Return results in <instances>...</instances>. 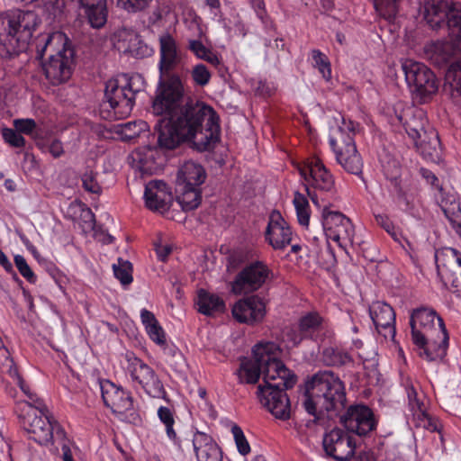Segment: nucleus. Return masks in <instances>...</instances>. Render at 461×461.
I'll list each match as a JSON object with an SVG mask.
<instances>
[{
  "label": "nucleus",
  "mask_w": 461,
  "mask_h": 461,
  "mask_svg": "<svg viewBox=\"0 0 461 461\" xmlns=\"http://www.w3.org/2000/svg\"><path fill=\"white\" fill-rule=\"evenodd\" d=\"M150 0H117V5L129 13L143 11Z\"/></svg>",
  "instance_id": "nucleus-55"
},
{
  "label": "nucleus",
  "mask_w": 461,
  "mask_h": 461,
  "mask_svg": "<svg viewBox=\"0 0 461 461\" xmlns=\"http://www.w3.org/2000/svg\"><path fill=\"white\" fill-rule=\"evenodd\" d=\"M452 71H449L447 77H453L451 83V98L453 102L461 105V63L457 62L451 66Z\"/></svg>",
  "instance_id": "nucleus-45"
},
{
  "label": "nucleus",
  "mask_w": 461,
  "mask_h": 461,
  "mask_svg": "<svg viewBox=\"0 0 461 461\" xmlns=\"http://www.w3.org/2000/svg\"><path fill=\"white\" fill-rule=\"evenodd\" d=\"M80 6L94 28L103 27L107 21L106 0H78Z\"/></svg>",
  "instance_id": "nucleus-31"
},
{
  "label": "nucleus",
  "mask_w": 461,
  "mask_h": 461,
  "mask_svg": "<svg viewBox=\"0 0 461 461\" xmlns=\"http://www.w3.org/2000/svg\"><path fill=\"white\" fill-rule=\"evenodd\" d=\"M375 221L378 225L384 229L392 237L395 238L394 227L388 216L378 214L375 216Z\"/></svg>",
  "instance_id": "nucleus-63"
},
{
  "label": "nucleus",
  "mask_w": 461,
  "mask_h": 461,
  "mask_svg": "<svg viewBox=\"0 0 461 461\" xmlns=\"http://www.w3.org/2000/svg\"><path fill=\"white\" fill-rule=\"evenodd\" d=\"M125 358L126 370L132 381L137 382L149 396L165 399L167 393L156 372L133 353H127Z\"/></svg>",
  "instance_id": "nucleus-11"
},
{
  "label": "nucleus",
  "mask_w": 461,
  "mask_h": 461,
  "mask_svg": "<svg viewBox=\"0 0 461 461\" xmlns=\"http://www.w3.org/2000/svg\"><path fill=\"white\" fill-rule=\"evenodd\" d=\"M254 360H247L240 365V378L247 384H256L262 375V363L258 362V356H254Z\"/></svg>",
  "instance_id": "nucleus-38"
},
{
  "label": "nucleus",
  "mask_w": 461,
  "mask_h": 461,
  "mask_svg": "<svg viewBox=\"0 0 461 461\" xmlns=\"http://www.w3.org/2000/svg\"><path fill=\"white\" fill-rule=\"evenodd\" d=\"M36 59L41 61V67L46 78L50 84L58 86L67 82L73 71L75 50L66 36L61 32L40 34L35 39Z\"/></svg>",
  "instance_id": "nucleus-4"
},
{
  "label": "nucleus",
  "mask_w": 461,
  "mask_h": 461,
  "mask_svg": "<svg viewBox=\"0 0 461 461\" xmlns=\"http://www.w3.org/2000/svg\"><path fill=\"white\" fill-rule=\"evenodd\" d=\"M206 179L204 168L194 161L185 162L177 172L176 185L181 186V189L189 188V186L200 187Z\"/></svg>",
  "instance_id": "nucleus-30"
},
{
  "label": "nucleus",
  "mask_w": 461,
  "mask_h": 461,
  "mask_svg": "<svg viewBox=\"0 0 461 461\" xmlns=\"http://www.w3.org/2000/svg\"><path fill=\"white\" fill-rule=\"evenodd\" d=\"M369 314L379 334L384 339L394 338L395 312L388 303L374 302L369 307Z\"/></svg>",
  "instance_id": "nucleus-24"
},
{
  "label": "nucleus",
  "mask_w": 461,
  "mask_h": 461,
  "mask_svg": "<svg viewBox=\"0 0 461 461\" xmlns=\"http://www.w3.org/2000/svg\"><path fill=\"white\" fill-rule=\"evenodd\" d=\"M14 264L20 272V274L30 283L34 284L37 280L36 276L34 275L33 271L30 267V266L27 264L26 259L21 256L16 255L14 257Z\"/></svg>",
  "instance_id": "nucleus-53"
},
{
  "label": "nucleus",
  "mask_w": 461,
  "mask_h": 461,
  "mask_svg": "<svg viewBox=\"0 0 461 461\" xmlns=\"http://www.w3.org/2000/svg\"><path fill=\"white\" fill-rule=\"evenodd\" d=\"M146 206L152 211L164 212L169 208L172 194L167 185L161 180L149 181L145 186Z\"/></svg>",
  "instance_id": "nucleus-25"
},
{
  "label": "nucleus",
  "mask_w": 461,
  "mask_h": 461,
  "mask_svg": "<svg viewBox=\"0 0 461 461\" xmlns=\"http://www.w3.org/2000/svg\"><path fill=\"white\" fill-rule=\"evenodd\" d=\"M293 202L295 207L298 222L302 226L308 227L310 221V210L307 198L299 192H295Z\"/></svg>",
  "instance_id": "nucleus-43"
},
{
  "label": "nucleus",
  "mask_w": 461,
  "mask_h": 461,
  "mask_svg": "<svg viewBox=\"0 0 461 461\" xmlns=\"http://www.w3.org/2000/svg\"><path fill=\"white\" fill-rule=\"evenodd\" d=\"M287 389L277 384L258 387V398L260 403L267 409L276 419L286 420L290 418V401L285 393Z\"/></svg>",
  "instance_id": "nucleus-17"
},
{
  "label": "nucleus",
  "mask_w": 461,
  "mask_h": 461,
  "mask_svg": "<svg viewBox=\"0 0 461 461\" xmlns=\"http://www.w3.org/2000/svg\"><path fill=\"white\" fill-rule=\"evenodd\" d=\"M191 76L195 85L200 86H206L212 77L211 72L203 64L195 65L191 71Z\"/></svg>",
  "instance_id": "nucleus-51"
},
{
  "label": "nucleus",
  "mask_w": 461,
  "mask_h": 461,
  "mask_svg": "<svg viewBox=\"0 0 461 461\" xmlns=\"http://www.w3.org/2000/svg\"><path fill=\"white\" fill-rule=\"evenodd\" d=\"M44 7L53 18H56L62 14L65 7V0H45Z\"/></svg>",
  "instance_id": "nucleus-59"
},
{
  "label": "nucleus",
  "mask_w": 461,
  "mask_h": 461,
  "mask_svg": "<svg viewBox=\"0 0 461 461\" xmlns=\"http://www.w3.org/2000/svg\"><path fill=\"white\" fill-rule=\"evenodd\" d=\"M177 202L184 211H192L196 209L201 203L202 192L200 187L189 186V188L181 189V186L176 187Z\"/></svg>",
  "instance_id": "nucleus-37"
},
{
  "label": "nucleus",
  "mask_w": 461,
  "mask_h": 461,
  "mask_svg": "<svg viewBox=\"0 0 461 461\" xmlns=\"http://www.w3.org/2000/svg\"><path fill=\"white\" fill-rule=\"evenodd\" d=\"M97 173L92 170L86 171L83 174L81 180L84 189L89 193L100 194L102 193V187L96 180Z\"/></svg>",
  "instance_id": "nucleus-52"
},
{
  "label": "nucleus",
  "mask_w": 461,
  "mask_h": 461,
  "mask_svg": "<svg viewBox=\"0 0 461 461\" xmlns=\"http://www.w3.org/2000/svg\"><path fill=\"white\" fill-rule=\"evenodd\" d=\"M322 445L325 453L337 461H349L355 455L354 438L339 428L325 433Z\"/></svg>",
  "instance_id": "nucleus-16"
},
{
  "label": "nucleus",
  "mask_w": 461,
  "mask_h": 461,
  "mask_svg": "<svg viewBox=\"0 0 461 461\" xmlns=\"http://www.w3.org/2000/svg\"><path fill=\"white\" fill-rule=\"evenodd\" d=\"M299 329L305 339L318 340L323 331V319L315 312H308L302 316L298 323Z\"/></svg>",
  "instance_id": "nucleus-34"
},
{
  "label": "nucleus",
  "mask_w": 461,
  "mask_h": 461,
  "mask_svg": "<svg viewBox=\"0 0 461 461\" xmlns=\"http://www.w3.org/2000/svg\"><path fill=\"white\" fill-rule=\"evenodd\" d=\"M119 43L123 51L137 59H143L152 54L153 50L146 44L133 30L123 29L118 32Z\"/></svg>",
  "instance_id": "nucleus-29"
},
{
  "label": "nucleus",
  "mask_w": 461,
  "mask_h": 461,
  "mask_svg": "<svg viewBox=\"0 0 461 461\" xmlns=\"http://www.w3.org/2000/svg\"><path fill=\"white\" fill-rule=\"evenodd\" d=\"M420 14L432 29L447 26L450 41L426 48V55L438 67L446 65L456 50L461 51V5L452 0H422Z\"/></svg>",
  "instance_id": "nucleus-2"
},
{
  "label": "nucleus",
  "mask_w": 461,
  "mask_h": 461,
  "mask_svg": "<svg viewBox=\"0 0 461 461\" xmlns=\"http://www.w3.org/2000/svg\"><path fill=\"white\" fill-rule=\"evenodd\" d=\"M167 365L176 373H182L185 367V361L183 354L180 351L170 350L167 354Z\"/></svg>",
  "instance_id": "nucleus-50"
},
{
  "label": "nucleus",
  "mask_w": 461,
  "mask_h": 461,
  "mask_svg": "<svg viewBox=\"0 0 461 461\" xmlns=\"http://www.w3.org/2000/svg\"><path fill=\"white\" fill-rule=\"evenodd\" d=\"M158 415L159 420L165 424L167 429V435L169 438L176 440V433L173 429V425L175 423V420L173 417V413L169 408L161 406L158 411Z\"/></svg>",
  "instance_id": "nucleus-48"
},
{
  "label": "nucleus",
  "mask_w": 461,
  "mask_h": 461,
  "mask_svg": "<svg viewBox=\"0 0 461 461\" xmlns=\"http://www.w3.org/2000/svg\"><path fill=\"white\" fill-rule=\"evenodd\" d=\"M23 393L27 396V401H21L16 402L15 411L24 412L25 410L30 408H34L41 411V413H45L47 411V406L43 402V401L38 397V395L32 392L28 385L25 386L24 390H22Z\"/></svg>",
  "instance_id": "nucleus-40"
},
{
  "label": "nucleus",
  "mask_w": 461,
  "mask_h": 461,
  "mask_svg": "<svg viewBox=\"0 0 461 461\" xmlns=\"http://www.w3.org/2000/svg\"><path fill=\"white\" fill-rule=\"evenodd\" d=\"M231 312L238 322L253 325L263 321L266 304L258 295H251L235 303Z\"/></svg>",
  "instance_id": "nucleus-21"
},
{
  "label": "nucleus",
  "mask_w": 461,
  "mask_h": 461,
  "mask_svg": "<svg viewBox=\"0 0 461 461\" xmlns=\"http://www.w3.org/2000/svg\"><path fill=\"white\" fill-rule=\"evenodd\" d=\"M381 164L385 177L397 187L399 185L398 179L402 171L400 162L395 158L386 154L381 158Z\"/></svg>",
  "instance_id": "nucleus-41"
},
{
  "label": "nucleus",
  "mask_w": 461,
  "mask_h": 461,
  "mask_svg": "<svg viewBox=\"0 0 461 461\" xmlns=\"http://www.w3.org/2000/svg\"><path fill=\"white\" fill-rule=\"evenodd\" d=\"M2 137L4 140L14 148H23L26 140L14 127L2 129Z\"/></svg>",
  "instance_id": "nucleus-49"
},
{
  "label": "nucleus",
  "mask_w": 461,
  "mask_h": 461,
  "mask_svg": "<svg viewBox=\"0 0 461 461\" xmlns=\"http://www.w3.org/2000/svg\"><path fill=\"white\" fill-rule=\"evenodd\" d=\"M345 402L344 384L332 371H319L306 383L303 405L315 420H320L324 412L342 409Z\"/></svg>",
  "instance_id": "nucleus-5"
},
{
  "label": "nucleus",
  "mask_w": 461,
  "mask_h": 461,
  "mask_svg": "<svg viewBox=\"0 0 461 461\" xmlns=\"http://www.w3.org/2000/svg\"><path fill=\"white\" fill-rule=\"evenodd\" d=\"M272 276V270L263 261L251 262L236 276L231 283V291L235 294L253 293Z\"/></svg>",
  "instance_id": "nucleus-13"
},
{
  "label": "nucleus",
  "mask_w": 461,
  "mask_h": 461,
  "mask_svg": "<svg viewBox=\"0 0 461 461\" xmlns=\"http://www.w3.org/2000/svg\"><path fill=\"white\" fill-rule=\"evenodd\" d=\"M428 121L425 117L424 112L417 110L411 117L404 122V128L408 135L414 140H419L424 136H427L429 130H426Z\"/></svg>",
  "instance_id": "nucleus-36"
},
{
  "label": "nucleus",
  "mask_w": 461,
  "mask_h": 461,
  "mask_svg": "<svg viewBox=\"0 0 461 461\" xmlns=\"http://www.w3.org/2000/svg\"><path fill=\"white\" fill-rule=\"evenodd\" d=\"M37 25L38 16L34 12L17 10L8 15L6 32L0 33L5 40L0 45V54L26 50Z\"/></svg>",
  "instance_id": "nucleus-7"
},
{
  "label": "nucleus",
  "mask_w": 461,
  "mask_h": 461,
  "mask_svg": "<svg viewBox=\"0 0 461 461\" xmlns=\"http://www.w3.org/2000/svg\"><path fill=\"white\" fill-rule=\"evenodd\" d=\"M276 348L274 343L258 344L253 348V355L258 356V362L262 363L263 386H283V389H291L297 382V376L288 369L285 364L272 354Z\"/></svg>",
  "instance_id": "nucleus-10"
},
{
  "label": "nucleus",
  "mask_w": 461,
  "mask_h": 461,
  "mask_svg": "<svg viewBox=\"0 0 461 461\" xmlns=\"http://www.w3.org/2000/svg\"><path fill=\"white\" fill-rule=\"evenodd\" d=\"M146 331L155 343L158 345H164L166 343L165 332L158 322L147 327Z\"/></svg>",
  "instance_id": "nucleus-57"
},
{
  "label": "nucleus",
  "mask_w": 461,
  "mask_h": 461,
  "mask_svg": "<svg viewBox=\"0 0 461 461\" xmlns=\"http://www.w3.org/2000/svg\"><path fill=\"white\" fill-rule=\"evenodd\" d=\"M159 81L158 86L161 83L167 80V78L176 76L172 74L171 71L177 66L180 58L177 53V45L176 40L168 32L162 33L159 38Z\"/></svg>",
  "instance_id": "nucleus-20"
},
{
  "label": "nucleus",
  "mask_w": 461,
  "mask_h": 461,
  "mask_svg": "<svg viewBox=\"0 0 461 461\" xmlns=\"http://www.w3.org/2000/svg\"><path fill=\"white\" fill-rule=\"evenodd\" d=\"M411 339L419 356L427 361L442 360L447 355L448 334L443 320L430 308L412 311L410 319Z\"/></svg>",
  "instance_id": "nucleus-3"
},
{
  "label": "nucleus",
  "mask_w": 461,
  "mask_h": 461,
  "mask_svg": "<svg viewBox=\"0 0 461 461\" xmlns=\"http://www.w3.org/2000/svg\"><path fill=\"white\" fill-rule=\"evenodd\" d=\"M18 417L23 429L30 435V438L41 445H46L53 438L64 439L65 431L60 425L53 420L47 409L41 413L34 408L19 411Z\"/></svg>",
  "instance_id": "nucleus-9"
},
{
  "label": "nucleus",
  "mask_w": 461,
  "mask_h": 461,
  "mask_svg": "<svg viewBox=\"0 0 461 461\" xmlns=\"http://www.w3.org/2000/svg\"><path fill=\"white\" fill-rule=\"evenodd\" d=\"M439 205L452 228L461 238V207L459 202L456 201L454 194H447L442 196Z\"/></svg>",
  "instance_id": "nucleus-33"
},
{
  "label": "nucleus",
  "mask_w": 461,
  "mask_h": 461,
  "mask_svg": "<svg viewBox=\"0 0 461 461\" xmlns=\"http://www.w3.org/2000/svg\"><path fill=\"white\" fill-rule=\"evenodd\" d=\"M298 170L301 176L314 188L323 192L334 190V178L319 158L307 159Z\"/></svg>",
  "instance_id": "nucleus-19"
},
{
  "label": "nucleus",
  "mask_w": 461,
  "mask_h": 461,
  "mask_svg": "<svg viewBox=\"0 0 461 461\" xmlns=\"http://www.w3.org/2000/svg\"><path fill=\"white\" fill-rule=\"evenodd\" d=\"M102 398L104 405L113 413H124L133 407V400L130 393L116 386L109 380L100 383Z\"/></svg>",
  "instance_id": "nucleus-22"
},
{
  "label": "nucleus",
  "mask_w": 461,
  "mask_h": 461,
  "mask_svg": "<svg viewBox=\"0 0 461 461\" xmlns=\"http://www.w3.org/2000/svg\"><path fill=\"white\" fill-rule=\"evenodd\" d=\"M44 149L54 158H59L64 153L62 142L57 139L51 140L50 143L44 146Z\"/></svg>",
  "instance_id": "nucleus-61"
},
{
  "label": "nucleus",
  "mask_w": 461,
  "mask_h": 461,
  "mask_svg": "<svg viewBox=\"0 0 461 461\" xmlns=\"http://www.w3.org/2000/svg\"><path fill=\"white\" fill-rule=\"evenodd\" d=\"M140 318H141V321H142L143 325L145 326V329L147 327L152 326V324H154V323L158 322L157 321L155 315L151 312H149L146 309H143L141 311Z\"/></svg>",
  "instance_id": "nucleus-64"
},
{
  "label": "nucleus",
  "mask_w": 461,
  "mask_h": 461,
  "mask_svg": "<svg viewBox=\"0 0 461 461\" xmlns=\"http://www.w3.org/2000/svg\"><path fill=\"white\" fill-rule=\"evenodd\" d=\"M188 49L198 58L203 59L205 57L206 52L209 50L201 41L190 40L188 41Z\"/></svg>",
  "instance_id": "nucleus-60"
},
{
  "label": "nucleus",
  "mask_w": 461,
  "mask_h": 461,
  "mask_svg": "<svg viewBox=\"0 0 461 461\" xmlns=\"http://www.w3.org/2000/svg\"><path fill=\"white\" fill-rule=\"evenodd\" d=\"M312 66L316 68L322 77L329 81L331 78V65L329 58L320 50H312Z\"/></svg>",
  "instance_id": "nucleus-44"
},
{
  "label": "nucleus",
  "mask_w": 461,
  "mask_h": 461,
  "mask_svg": "<svg viewBox=\"0 0 461 461\" xmlns=\"http://www.w3.org/2000/svg\"><path fill=\"white\" fill-rule=\"evenodd\" d=\"M152 110L156 115H168L199 151L210 149L219 140V116L204 103L184 104V86L178 76L167 78L158 86Z\"/></svg>",
  "instance_id": "nucleus-1"
},
{
  "label": "nucleus",
  "mask_w": 461,
  "mask_h": 461,
  "mask_svg": "<svg viewBox=\"0 0 461 461\" xmlns=\"http://www.w3.org/2000/svg\"><path fill=\"white\" fill-rule=\"evenodd\" d=\"M231 431L234 436L239 453L242 456L248 455L250 452V447L240 427L234 425Z\"/></svg>",
  "instance_id": "nucleus-54"
},
{
  "label": "nucleus",
  "mask_w": 461,
  "mask_h": 461,
  "mask_svg": "<svg viewBox=\"0 0 461 461\" xmlns=\"http://www.w3.org/2000/svg\"><path fill=\"white\" fill-rule=\"evenodd\" d=\"M339 421L348 434L354 433L360 437L367 435L376 426L373 411L362 404L351 405L340 416Z\"/></svg>",
  "instance_id": "nucleus-18"
},
{
  "label": "nucleus",
  "mask_w": 461,
  "mask_h": 461,
  "mask_svg": "<svg viewBox=\"0 0 461 461\" xmlns=\"http://www.w3.org/2000/svg\"><path fill=\"white\" fill-rule=\"evenodd\" d=\"M197 305L200 313L209 316L223 312L225 309V303L222 299L203 289L198 292Z\"/></svg>",
  "instance_id": "nucleus-35"
},
{
  "label": "nucleus",
  "mask_w": 461,
  "mask_h": 461,
  "mask_svg": "<svg viewBox=\"0 0 461 461\" xmlns=\"http://www.w3.org/2000/svg\"><path fill=\"white\" fill-rule=\"evenodd\" d=\"M405 80L411 92L425 99L438 91V85L434 73L423 63L405 60L402 65Z\"/></svg>",
  "instance_id": "nucleus-12"
},
{
  "label": "nucleus",
  "mask_w": 461,
  "mask_h": 461,
  "mask_svg": "<svg viewBox=\"0 0 461 461\" xmlns=\"http://www.w3.org/2000/svg\"><path fill=\"white\" fill-rule=\"evenodd\" d=\"M15 130L22 135H32L37 128V123L33 119H15L13 122Z\"/></svg>",
  "instance_id": "nucleus-56"
},
{
  "label": "nucleus",
  "mask_w": 461,
  "mask_h": 461,
  "mask_svg": "<svg viewBox=\"0 0 461 461\" xmlns=\"http://www.w3.org/2000/svg\"><path fill=\"white\" fill-rule=\"evenodd\" d=\"M142 78L140 75L129 76L122 74L116 78L109 79L105 84L104 98L113 113L109 116L121 120L129 116L135 104V97L142 91Z\"/></svg>",
  "instance_id": "nucleus-6"
},
{
  "label": "nucleus",
  "mask_w": 461,
  "mask_h": 461,
  "mask_svg": "<svg viewBox=\"0 0 461 461\" xmlns=\"http://www.w3.org/2000/svg\"><path fill=\"white\" fill-rule=\"evenodd\" d=\"M292 230L278 211H273L266 230V239L274 249H284L292 240Z\"/></svg>",
  "instance_id": "nucleus-23"
},
{
  "label": "nucleus",
  "mask_w": 461,
  "mask_h": 461,
  "mask_svg": "<svg viewBox=\"0 0 461 461\" xmlns=\"http://www.w3.org/2000/svg\"><path fill=\"white\" fill-rule=\"evenodd\" d=\"M321 359L326 366H340L351 362L349 354L336 347L325 348L321 353Z\"/></svg>",
  "instance_id": "nucleus-39"
},
{
  "label": "nucleus",
  "mask_w": 461,
  "mask_h": 461,
  "mask_svg": "<svg viewBox=\"0 0 461 461\" xmlns=\"http://www.w3.org/2000/svg\"><path fill=\"white\" fill-rule=\"evenodd\" d=\"M285 336L294 346L299 345L303 339H305L299 328L298 330L295 328H288Z\"/></svg>",
  "instance_id": "nucleus-62"
},
{
  "label": "nucleus",
  "mask_w": 461,
  "mask_h": 461,
  "mask_svg": "<svg viewBox=\"0 0 461 461\" xmlns=\"http://www.w3.org/2000/svg\"><path fill=\"white\" fill-rule=\"evenodd\" d=\"M420 141H415V145L420 153L428 160L438 162L441 159V143L438 132L430 128L427 136L420 139Z\"/></svg>",
  "instance_id": "nucleus-32"
},
{
  "label": "nucleus",
  "mask_w": 461,
  "mask_h": 461,
  "mask_svg": "<svg viewBox=\"0 0 461 461\" xmlns=\"http://www.w3.org/2000/svg\"><path fill=\"white\" fill-rule=\"evenodd\" d=\"M356 123L343 118L342 125L330 137V145L336 154L339 165L348 173L359 176L363 163L354 140Z\"/></svg>",
  "instance_id": "nucleus-8"
},
{
  "label": "nucleus",
  "mask_w": 461,
  "mask_h": 461,
  "mask_svg": "<svg viewBox=\"0 0 461 461\" xmlns=\"http://www.w3.org/2000/svg\"><path fill=\"white\" fill-rule=\"evenodd\" d=\"M0 354L5 357L3 366L6 367V372L10 375V377L14 379L18 377V375H20L18 368L15 366L14 359L11 357L8 350L5 348H0Z\"/></svg>",
  "instance_id": "nucleus-58"
},
{
  "label": "nucleus",
  "mask_w": 461,
  "mask_h": 461,
  "mask_svg": "<svg viewBox=\"0 0 461 461\" xmlns=\"http://www.w3.org/2000/svg\"><path fill=\"white\" fill-rule=\"evenodd\" d=\"M121 126V134L123 139L131 140L137 138L141 132L146 131L148 124L144 121H134L122 123Z\"/></svg>",
  "instance_id": "nucleus-47"
},
{
  "label": "nucleus",
  "mask_w": 461,
  "mask_h": 461,
  "mask_svg": "<svg viewBox=\"0 0 461 461\" xmlns=\"http://www.w3.org/2000/svg\"><path fill=\"white\" fill-rule=\"evenodd\" d=\"M162 116L156 126L158 145L160 149H174L187 140L168 115Z\"/></svg>",
  "instance_id": "nucleus-26"
},
{
  "label": "nucleus",
  "mask_w": 461,
  "mask_h": 461,
  "mask_svg": "<svg viewBox=\"0 0 461 461\" xmlns=\"http://www.w3.org/2000/svg\"><path fill=\"white\" fill-rule=\"evenodd\" d=\"M400 0H373L376 13L384 19L391 22L398 13Z\"/></svg>",
  "instance_id": "nucleus-42"
},
{
  "label": "nucleus",
  "mask_w": 461,
  "mask_h": 461,
  "mask_svg": "<svg viewBox=\"0 0 461 461\" xmlns=\"http://www.w3.org/2000/svg\"><path fill=\"white\" fill-rule=\"evenodd\" d=\"M322 227L327 239L343 244L353 242L354 227L349 218L338 211H329L324 207L322 211Z\"/></svg>",
  "instance_id": "nucleus-15"
},
{
  "label": "nucleus",
  "mask_w": 461,
  "mask_h": 461,
  "mask_svg": "<svg viewBox=\"0 0 461 461\" xmlns=\"http://www.w3.org/2000/svg\"><path fill=\"white\" fill-rule=\"evenodd\" d=\"M194 450L197 461H221L222 454L212 438L203 432L196 431L193 437Z\"/></svg>",
  "instance_id": "nucleus-27"
},
{
  "label": "nucleus",
  "mask_w": 461,
  "mask_h": 461,
  "mask_svg": "<svg viewBox=\"0 0 461 461\" xmlns=\"http://www.w3.org/2000/svg\"><path fill=\"white\" fill-rule=\"evenodd\" d=\"M408 404L412 412L415 426L423 428L429 431L438 430V425L427 413L424 402L418 397V393L413 386L407 389Z\"/></svg>",
  "instance_id": "nucleus-28"
},
{
  "label": "nucleus",
  "mask_w": 461,
  "mask_h": 461,
  "mask_svg": "<svg viewBox=\"0 0 461 461\" xmlns=\"http://www.w3.org/2000/svg\"><path fill=\"white\" fill-rule=\"evenodd\" d=\"M438 275L446 287L461 294V256L458 251L447 248L435 254Z\"/></svg>",
  "instance_id": "nucleus-14"
},
{
  "label": "nucleus",
  "mask_w": 461,
  "mask_h": 461,
  "mask_svg": "<svg viewBox=\"0 0 461 461\" xmlns=\"http://www.w3.org/2000/svg\"><path fill=\"white\" fill-rule=\"evenodd\" d=\"M114 276L120 282L124 285H130L132 282V266L128 260L118 258V264L113 266Z\"/></svg>",
  "instance_id": "nucleus-46"
}]
</instances>
